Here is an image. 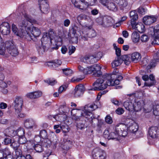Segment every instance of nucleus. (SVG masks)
I'll return each instance as SVG.
<instances>
[{
    "instance_id": "47",
    "label": "nucleus",
    "mask_w": 159,
    "mask_h": 159,
    "mask_svg": "<svg viewBox=\"0 0 159 159\" xmlns=\"http://www.w3.org/2000/svg\"><path fill=\"white\" fill-rule=\"evenodd\" d=\"M111 0H99V2L104 6L107 7Z\"/></svg>"
},
{
    "instance_id": "3",
    "label": "nucleus",
    "mask_w": 159,
    "mask_h": 159,
    "mask_svg": "<svg viewBox=\"0 0 159 159\" xmlns=\"http://www.w3.org/2000/svg\"><path fill=\"white\" fill-rule=\"evenodd\" d=\"M98 108L97 105L93 103L87 106V109H85L84 111L82 112L80 110L77 109H73L70 111V113L75 118L72 119H96L97 118L94 117L92 111L95 110Z\"/></svg>"
},
{
    "instance_id": "57",
    "label": "nucleus",
    "mask_w": 159,
    "mask_h": 159,
    "mask_svg": "<svg viewBox=\"0 0 159 159\" xmlns=\"http://www.w3.org/2000/svg\"><path fill=\"white\" fill-rule=\"evenodd\" d=\"M122 61H124L125 62L126 64L127 65L130 63V61H128L129 58L126 55H124L122 56Z\"/></svg>"
},
{
    "instance_id": "25",
    "label": "nucleus",
    "mask_w": 159,
    "mask_h": 159,
    "mask_svg": "<svg viewBox=\"0 0 159 159\" xmlns=\"http://www.w3.org/2000/svg\"><path fill=\"white\" fill-rule=\"evenodd\" d=\"M133 105V103L130 101H127L124 103V106L125 108L130 111H134V106Z\"/></svg>"
},
{
    "instance_id": "31",
    "label": "nucleus",
    "mask_w": 159,
    "mask_h": 159,
    "mask_svg": "<svg viewBox=\"0 0 159 159\" xmlns=\"http://www.w3.org/2000/svg\"><path fill=\"white\" fill-rule=\"evenodd\" d=\"M6 136L10 137H14L16 134V132L13 129L10 128L6 130Z\"/></svg>"
},
{
    "instance_id": "36",
    "label": "nucleus",
    "mask_w": 159,
    "mask_h": 159,
    "mask_svg": "<svg viewBox=\"0 0 159 159\" xmlns=\"http://www.w3.org/2000/svg\"><path fill=\"white\" fill-rule=\"evenodd\" d=\"M12 141H13L11 142V146L15 149L18 148H17L19 146L20 144L17 139H15L13 138Z\"/></svg>"
},
{
    "instance_id": "15",
    "label": "nucleus",
    "mask_w": 159,
    "mask_h": 159,
    "mask_svg": "<svg viewBox=\"0 0 159 159\" xmlns=\"http://www.w3.org/2000/svg\"><path fill=\"white\" fill-rule=\"evenodd\" d=\"M84 87L83 85L80 84L76 86L74 92L75 97L77 98L82 95L84 90Z\"/></svg>"
},
{
    "instance_id": "51",
    "label": "nucleus",
    "mask_w": 159,
    "mask_h": 159,
    "mask_svg": "<svg viewBox=\"0 0 159 159\" xmlns=\"http://www.w3.org/2000/svg\"><path fill=\"white\" fill-rule=\"evenodd\" d=\"M127 19V17L125 16H123L121 18V20H119L118 23H117L115 25H114V27H119L120 25L121 22H122L123 21H125Z\"/></svg>"
},
{
    "instance_id": "1",
    "label": "nucleus",
    "mask_w": 159,
    "mask_h": 159,
    "mask_svg": "<svg viewBox=\"0 0 159 159\" xmlns=\"http://www.w3.org/2000/svg\"><path fill=\"white\" fill-rule=\"evenodd\" d=\"M34 13L33 10H27L24 11L22 12V15L18 19L19 26L24 28L25 29V33H28L29 35L30 38L28 39L27 38H24V39L29 41L39 37L41 33V31L38 28L34 26H28V22L32 24L36 23V20L33 18L31 16L34 14Z\"/></svg>"
},
{
    "instance_id": "59",
    "label": "nucleus",
    "mask_w": 159,
    "mask_h": 159,
    "mask_svg": "<svg viewBox=\"0 0 159 159\" xmlns=\"http://www.w3.org/2000/svg\"><path fill=\"white\" fill-rule=\"evenodd\" d=\"M148 62V60L147 58H145L143 59L141 64L143 66H144L147 65Z\"/></svg>"
},
{
    "instance_id": "55",
    "label": "nucleus",
    "mask_w": 159,
    "mask_h": 159,
    "mask_svg": "<svg viewBox=\"0 0 159 159\" xmlns=\"http://www.w3.org/2000/svg\"><path fill=\"white\" fill-rule=\"evenodd\" d=\"M148 36L145 34H143L141 37V40L143 42H145L148 40Z\"/></svg>"
},
{
    "instance_id": "30",
    "label": "nucleus",
    "mask_w": 159,
    "mask_h": 159,
    "mask_svg": "<svg viewBox=\"0 0 159 159\" xmlns=\"http://www.w3.org/2000/svg\"><path fill=\"white\" fill-rule=\"evenodd\" d=\"M115 2L121 9H123L127 5L128 3L126 0H115Z\"/></svg>"
},
{
    "instance_id": "19",
    "label": "nucleus",
    "mask_w": 159,
    "mask_h": 159,
    "mask_svg": "<svg viewBox=\"0 0 159 159\" xmlns=\"http://www.w3.org/2000/svg\"><path fill=\"white\" fill-rule=\"evenodd\" d=\"M39 5L40 10L42 13L47 14L49 12V5L47 1H43Z\"/></svg>"
},
{
    "instance_id": "11",
    "label": "nucleus",
    "mask_w": 159,
    "mask_h": 159,
    "mask_svg": "<svg viewBox=\"0 0 159 159\" xmlns=\"http://www.w3.org/2000/svg\"><path fill=\"white\" fill-rule=\"evenodd\" d=\"M5 45L7 51L11 56H16L18 55L17 49L14 45L12 40L6 42Z\"/></svg>"
},
{
    "instance_id": "8",
    "label": "nucleus",
    "mask_w": 159,
    "mask_h": 159,
    "mask_svg": "<svg viewBox=\"0 0 159 159\" xmlns=\"http://www.w3.org/2000/svg\"><path fill=\"white\" fill-rule=\"evenodd\" d=\"M126 127V131L127 129L130 132L135 133L138 129L139 125L134 120H125L124 123H122Z\"/></svg>"
},
{
    "instance_id": "34",
    "label": "nucleus",
    "mask_w": 159,
    "mask_h": 159,
    "mask_svg": "<svg viewBox=\"0 0 159 159\" xmlns=\"http://www.w3.org/2000/svg\"><path fill=\"white\" fill-rule=\"evenodd\" d=\"M122 62V61L121 59L117 57L111 63L112 66L113 68L118 66L120 65Z\"/></svg>"
},
{
    "instance_id": "56",
    "label": "nucleus",
    "mask_w": 159,
    "mask_h": 159,
    "mask_svg": "<svg viewBox=\"0 0 159 159\" xmlns=\"http://www.w3.org/2000/svg\"><path fill=\"white\" fill-rule=\"evenodd\" d=\"M69 53L70 55L73 53L75 50V47L73 46H70L69 47Z\"/></svg>"
},
{
    "instance_id": "16",
    "label": "nucleus",
    "mask_w": 159,
    "mask_h": 159,
    "mask_svg": "<svg viewBox=\"0 0 159 159\" xmlns=\"http://www.w3.org/2000/svg\"><path fill=\"white\" fill-rule=\"evenodd\" d=\"M158 128L157 126L151 127L148 130L150 136L152 138H156L159 135V131Z\"/></svg>"
},
{
    "instance_id": "52",
    "label": "nucleus",
    "mask_w": 159,
    "mask_h": 159,
    "mask_svg": "<svg viewBox=\"0 0 159 159\" xmlns=\"http://www.w3.org/2000/svg\"><path fill=\"white\" fill-rule=\"evenodd\" d=\"M67 87L66 85H63L61 86L58 89V92L59 93H61L65 91Z\"/></svg>"
},
{
    "instance_id": "61",
    "label": "nucleus",
    "mask_w": 159,
    "mask_h": 159,
    "mask_svg": "<svg viewBox=\"0 0 159 159\" xmlns=\"http://www.w3.org/2000/svg\"><path fill=\"white\" fill-rule=\"evenodd\" d=\"M111 102L115 105L119 106L121 103V102H119L115 98L111 99Z\"/></svg>"
},
{
    "instance_id": "29",
    "label": "nucleus",
    "mask_w": 159,
    "mask_h": 159,
    "mask_svg": "<svg viewBox=\"0 0 159 159\" xmlns=\"http://www.w3.org/2000/svg\"><path fill=\"white\" fill-rule=\"evenodd\" d=\"M2 150L4 155V158L3 159H11L12 158L11 152L8 148H6Z\"/></svg>"
},
{
    "instance_id": "22",
    "label": "nucleus",
    "mask_w": 159,
    "mask_h": 159,
    "mask_svg": "<svg viewBox=\"0 0 159 159\" xmlns=\"http://www.w3.org/2000/svg\"><path fill=\"white\" fill-rule=\"evenodd\" d=\"M13 158L14 159H22V157L24 155H22V151L20 149H15L14 152L12 153Z\"/></svg>"
},
{
    "instance_id": "17",
    "label": "nucleus",
    "mask_w": 159,
    "mask_h": 159,
    "mask_svg": "<svg viewBox=\"0 0 159 159\" xmlns=\"http://www.w3.org/2000/svg\"><path fill=\"white\" fill-rule=\"evenodd\" d=\"M114 20L111 17L104 16L103 27H107L112 26L114 24Z\"/></svg>"
},
{
    "instance_id": "26",
    "label": "nucleus",
    "mask_w": 159,
    "mask_h": 159,
    "mask_svg": "<svg viewBox=\"0 0 159 159\" xmlns=\"http://www.w3.org/2000/svg\"><path fill=\"white\" fill-rule=\"evenodd\" d=\"M99 53H98L97 55L89 56V63L93 64L99 60L100 58V57L98 56V54Z\"/></svg>"
},
{
    "instance_id": "64",
    "label": "nucleus",
    "mask_w": 159,
    "mask_h": 159,
    "mask_svg": "<svg viewBox=\"0 0 159 159\" xmlns=\"http://www.w3.org/2000/svg\"><path fill=\"white\" fill-rule=\"evenodd\" d=\"M85 126L84 124L81 122L78 123L77 125V127L78 128L80 129H84Z\"/></svg>"
},
{
    "instance_id": "20",
    "label": "nucleus",
    "mask_w": 159,
    "mask_h": 159,
    "mask_svg": "<svg viewBox=\"0 0 159 159\" xmlns=\"http://www.w3.org/2000/svg\"><path fill=\"white\" fill-rule=\"evenodd\" d=\"M42 95V92L38 91L28 93L26 95L28 98L33 99L38 98L41 97Z\"/></svg>"
},
{
    "instance_id": "45",
    "label": "nucleus",
    "mask_w": 159,
    "mask_h": 159,
    "mask_svg": "<svg viewBox=\"0 0 159 159\" xmlns=\"http://www.w3.org/2000/svg\"><path fill=\"white\" fill-rule=\"evenodd\" d=\"M3 43H2V44H0V55H4L5 52V47Z\"/></svg>"
},
{
    "instance_id": "14",
    "label": "nucleus",
    "mask_w": 159,
    "mask_h": 159,
    "mask_svg": "<svg viewBox=\"0 0 159 159\" xmlns=\"http://www.w3.org/2000/svg\"><path fill=\"white\" fill-rule=\"evenodd\" d=\"M10 26L7 22H3L0 25V31L3 35H8L11 32Z\"/></svg>"
},
{
    "instance_id": "32",
    "label": "nucleus",
    "mask_w": 159,
    "mask_h": 159,
    "mask_svg": "<svg viewBox=\"0 0 159 159\" xmlns=\"http://www.w3.org/2000/svg\"><path fill=\"white\" fill-rule=\"evenodd\" d=\"M140 36L139 34L136 32L132 33L131 35V39L135 43L138 42Z\"/></svg>"
},
{
    "instance_id": "21",
    "label": "nucleus",
    "mask_w": 159,
    "mask_h": 159,
    "mask_svg": "<svg viewBox=\"0 0 159 159\" xmlns=\"http://www.w3.org/2000/svg\"><path fill=\"white\" fill-rule=\"evenodd\" d=\"M72 141L69 139H64L62 143V148L64 150H68L71 147Z\"/></svg>"
},
{
    "instance_id": "58",
    "label": "nucleus",
    "mask_w": 159,
    "mask_h": 159,
    "mask_svg": "<svg viewBox=\"0 0 159 159\" xmlns=\"http://www.w3.org/2000/svg\"><path fill=\"white\" fill-rule=\"evenodd\" d=\"M159 37V29H155L154 30V34L152 38Z\"/></svg>"
},
{
    "instance_id": "38",
    "label": "nucleus",
    "mask_w": 159,
    "mask_h": 159,
    "mask_svg": "<svg viewBox=\"0 0 159 159\" xmlns=\"http://www.w3.org/2000/svg\"><path fill=\"white\" fill-rule=\"evenodd\" d=\"M42 143L43 146L48 147L50 146L51 144V142L49 139L47 138L43 139V140L42 141Z\"/></svg>"
},
{
    "instance_id": "4",
    "label": "nucleus",
    "mask_w": 159,
    "mask_h": 159,
    "mask_svg": "<svg viewBox=\"0 0 159 159\" xmlns=\"http://www.w3.org/2000/svg\"><path fill=\"white\" fill-rule=\"evenodd\" d=\"M125 126L122 124H119L115 127L114 132L109 133L107 130H105L104 132V136L108 140L112 139L118 141L120 137H125L128 134V132L125 130Z\"/></svg>"
},
{
    "instance_id": "6",
    "label": "nucleus",
    "mask_w": 159,
    "mask_h": 159,
    "mask_svg": "<svg viewBox=\"0 0 159 159\" xmlns=\"http://www.w3.org/2000/svg\"><path fill=\"white\" fill-rule=\"evenodd\" d=\"M78 68L79 71L84 74H90L93 73V75L94 77H98L102 74L101 71V68L98 64H94L85 68L79 65Z\"/></svg>"
},
{
    "instance_id": "2",
    "label": "nucleus",
    "mask_w": 159,
    "mask_h": 159,
    "mask_svg": "<svg viewBox=\"0 0 159 159\" xmlns=\"http://www.w3.org/2000/svg\"><path fill=\"white\" fill-rule=\"evenodd\" d=\"M110 76L108 74H104L102 78L98 79L93 84L94 87L91 89L93 90H99L104 89L107 86H115L120 84V81L117 79H114L115 77Z\"/></svg>"
},
{
    "instance_id": "35",
    "label": "nucleus",
    "mask_w": 159,
    "mask_h": 159,
    "mask_svg": "<svg viewBox=\"0 0 159 159\" xmlns=\"http://www.w3.org/2000/svg\"><path fill=\"white\" fill-rule=\"evenodd\" d=\"M60 128L63 132L64 133H68L70 130V128L68 126L65 124H61L60 125Z\"/></svg>"
},
{
    "instance_id": "49",
    "label": "nucleus",
    "mask_w": 159,
    "mask_h": 159,
    "mask_svg": "<svg viewBox=\"0 0 159 159\" xmlns=\"http://www.w3.org/2000/svg\"><path fill=\"white\" fill-rule=\"evenodd\" d=\"M104 21V17H100L96 19V22L99 25L103 26Z\"/></svg>"
},
{
    "instance_id": "9",
    "label": "nucleus",
    "mask_w": 159,
    "mask_h": 159,
    "mask_svg": "<svg viewBox=\"0 0 159 159\" xmlns=\"http://www.w3.org/2000/svg\"><path fill=\"white\" fill-rule=\"evenodd\" d=\"M71 2L74 6L79 8L81 11H86L89 5V2L85 0H71Z\"/></svg>"
},
{
    "instance_id": "42",
    "label": "nucleus",
    "mask_w": 159,
    "mask_h": 159,
    "mask_svg": "<svg viewBox=\"0 0 159 159\" xmlns=\"http://www.w3.org/2000/svg\"><path fill=\"white\" fill-rule=\"evenodd\" d=\"M17 138L20 144H24L27 141L26 139L24 136L21 137H17Z\"/></svg>"
},
{
    "instance_id": "18",
    "label": "nucleus",
    "mask_w": 159,
    "mask_h": 159,
    "mask_svg": "<svg viewBox=\"0 0 159 159\" xmlns=\"http://www.w3.org/2000/svg\"><path fill=\"white\" fill-rule=\"evenodd\" d=\"M157 17L155 16H145L143 18V22L144 24L149 25L155 22L157 20Z\"/></svg>"
},
{
    "instance_id": "40",
    "label": "nucleus",
    "mask_w": 159,
    "mask_h": 159,
    "mask_svg": "<svg viewBox=\"0 0 159 159\" xmlns=\"http://www.w3.org/2000/svg\"><path fill=\"white\" fill-rule=\"evenodd\" d=\"M34 150L37 152H41L43 151V148L41 145L39 144H36L34 145Z\"/></svg>"
},
{
    "instance_id": "28",
    "label": "nucleus",
    "mask_w": 159,
    "mask_h": 159,
    "mask_svg": "<svg viewBox=\"0 0 159 159\" xmlns=\"http://www.w3.org/2000/svg\"><path fill=\"white\" fill-rule=\"evenodd\" d=\"M25 125L27 128L29 129H32L33 128H35L36 126L35 123L33 120H26Z\"/></svg>"
},
{
    "instance_id": "24",
    "label": "nucleus",
    "mask_w": 159,
    "mask_h": 159,
    "mask_svg": "<svg viewBox=\"0 0 159 159\" xmlns=\"http://www.w3.org/2000/svg\"><path fill=\"white\" fill-rule=\"evenodd\" d=\"M143 102L142 100L138 102L135 101L133 103L134 106V111H138L141 110L143 107Z\"/></svg>"
},
{
    "instance_id": "7",
    "label": "nucleus",
    "mask_w": 159,
    "mask_h": 159,
    "mask_svg": "<svg viewBox=\"0 0 159 159\" xmlns=\"http://www.w3.org/2000/svg\"><path fill=\"white\" fill-rule=\"evenodd\" d=\"M81 30L82 32L80 33V35L81 38L84 40H87L88 37L93 38L96 36V33L93 30L91 25H82Z\"/></svg>"
},
{
    "instance_id": "62",
    "label": "nucleus",
    "mask_w": 159,
    "mask_h": 159,
    "mask_svg": "<svg viewBox=\"0 0 159 159\" xmlns=\"http://www.w3.org/2000/svg\"><path fill=\"white\" fill-rule=\"evenodd\" d=\"M124 111V109L121 108H118L116 110V114L118 115H121L122 114Z\"/></svg>"
},
{
    "instance_id": "54",
    "label": "nucleus",
    "mask_w": 159,
    "mask_h": 159,
    "mask_svg": "<svg viewBox=\"0 0 159 159\" xmlns=\"http://www.w3.org/2000/svg\"><path fill=\"white\" fill-rule=\"evenodd\" d=\"M151 43L152 44L159 45V37L152 38Z\"/></svg>"
},
{
    "instance_id": "43",
    "label": "nucleus",
    "mask_w": 159,
    "mask_h": 159,
    "mask_svg": "<svg viewBox=\"0 0 159 159\" xmlns=\"http://www.w3.org/2000/svg\"><path fill=\"white\" fill-rule=\"evenodd\" d=\"M44 81L48 85H53L57 83V81L55 80L51 79L44 80Z\"/></svg>"
},
{
    "instance_id": "37",
    "label": "nucleus",
    "mask_w": 159,
    "mask_h": 159,
    "mask_svg": "<svg viewBox=\"0 0 159 159\" xmlns=\"http://www.w3.org/2000/svg\"><path fill=\"white\" fill-rule=\"evenodd\" d=\"M36 48L39 53L40 55L43 54L46 49V47L42 45L41 46H37Z\"/></svg>"
},
{
    "instance_id": "46",
    "label": "nucleus",
    "mask_w": 159,
    "mask_h": 159,
    "mask_svg": "<svg viewBox=\"0 0 159 159\" xmlns=\"http://www.w3.org/2000/svg\"><path fill=\"white\" fill-rule=\"evenodd\" d=\"M62 108H63L62 111L64 113H65L66 114L69 112V108L66 105L61 106L60 107V109H61Z\"/></svg>"
},
{
    "instance_id": "5",
    "label": "nucleus",
    "mask_w": 159,
    "mask_h": 159,
    "mask_svg": "<svg viewBox=\"0 0 159 159\" xmlns=\"http://www.w3.org/2000/svg\"><path fill=\"white\" fill-rule=\"evenodd\" d=\"M82 28V25L80 24L78 26L74 25L70 28L69 32L68 33L67 30H64L63 34L62 36L64 38L68 39L73 43H77L78 41V37L76 35V31H77L79 33L77 34L81 37L80 33L82 32L81 30Z\"/></svg>"
},
{
    "instance_id": "10",
    "label": "nucleus",
    "mask_w": 159,
    "mask_h": 159,
    "mask_svg": "<svg viewBox=\"0 0 159 159\" xmlns=\"http://www.w3.org/2000/svg\"><path fill=\"white\" fill-rule=\"evenodd\" d=\"M21 29V32L19 30L16 26L12 24V32L14 34L20 37V38L24 39V38H27L28 39L30 38L29 35L28 33H25V29L24 28L20 27Z\"/></svg>"
},
{
    "instance_id": "44",
    "label": "nucleus",
    "mask_w": 159,
    "mask_h": 159,
    "mask_svg": "<svg viewBox=\"0 0 159 159\" xmlns=\"http://www.w3.org/2000/svg\"><path fill=\"white\" fill-rule=\"evenodd\" d=\"M63 73L66 75L70 76L72 73V70L69 68H66L62 69Z\"/></svg>"
},
{
    "instance_id": "53",
    "label": "nucleus",
    "mask_w": 159,
    "mask_h": 159,
    "mask_svg": "<svg viewBox=\"0 0 159 159\" xmlns=\"http://www.w3.org/2000/svg\"><path fill=\"white\" fill-rule=\"evenodd\" d=\"M144 26L142 24H141V25H136V29L139 32L141 31L142 32L144 30Z\"/></svg>"
},
{
    "instance_id": "50",
    "label": "nucleus",
    "mask_w": 159,
    "mask_h": 159,
    "mask_svg": "<svg viewBox=\"0 0 159 159\" xmlns=\"http://www.w3.org/2000/svg\"><path fill=\"white\" fill-rule=\"evenodd\" d=\"M40 136L43 139L47 138V133L45 130L41 131L40 132Z\"/></svg>"
},
{
    "instance_id": "33",
    "label": "nucleus",
    "mask_w": 159,
    "mask_h": 159,
    "mask_svg": "<svg viewBox=\"0 0 159 159\" xmlns=\"http://www.w3.org/2000/svg\"><path fill=\"white\" fill-rule=\"evenodd\" d=\"M62 63L61 62L60 60L55 61L53 62H48L47 64L49 66H51L53 68H56L60 66Z\"/></svg>"
},
{
    "instance_id": "39",
    "label": "nucleus",
    "mask_w": 159,
    "mask_h": 159,
    "mask_svg": "<svg viewBox=\"0 0 159 159\" xmlns=\"http://www.w3.org/2000/svg\"><path fill=\"white\" fill-rule=\"evenodd\" d=\"M16 135L17 136V137L24 136L25 131L24 129L22 128H20L16 131Z\"/></svg>"
},
{
    "instance_id": "41",
    "label": "nucleus",
    "mask_w": 159,
    "mask_h": 159,
    "mask_svg": "<svg viewBox=\"0 0 159 159\" xmlns=\"http://www.w3.org/2000/svg\"><path fill=\"white\" fill-rule=\"evenodd\" d=\"M153 112L155 116H159V105L153 107Z\"/></svg>"
},
{
    "instance_id": "48",
    "label": "nucleus",
    "mask_w": 159,
    "mask_h": 159,
    "mask_svg": "<svg viewBox=\"0 0 159 159\" xmlns=\"http://www.w3.org/2000/svg\"><path fill=\"white\" fill-rule=\"evenodd\" d=\"M80 60L82 62L89 63V56L82 57L80 58Z\"/></svg>"
},
{
    "instance_id": "63",
    "label": "nucleus",
    "mask_w": 159,
    "mask_h": 159,
    "mask_svg": "<svg viewBox=\"0 0 159 159\" xmlns=\"http://www.w3.org/2000/svg\"><path fill=\"white\" fill-rule=\"evenodd\" d=\"M138 11L139 13L141 14L144 15L145 14V10L142 7H139L138 9Z\"/></svg>"
},
{
    "instance_id": "27",
    "label": "nucleus",
    "mask_w": 159,
    "mask_h": 159,
    "mask_svg": "<svg viewBox=\"0 0 159 159\" xmlns=\"http://www.w3.org/2000/svg\"><path fill=\"white\" fill-rule=\"evenodd\" d=\"M108 9L110 11H116L118 9V7L116 3L111 0L108 5L107 7Z\"/></svg>"
},
{
    "instance_id": "60",
    "label": "nucleus",
    "mask_w": 159,
    "mask_h": 159,
    "mask_svg": "<svg viewBox=\"0 0 159 159\" xmlns=\"http://www.w3.org/2000/svg\"><path fill=\"white\" fill-rule=\"evenodd\" d=\"M70 23V20L68 19L65 20L63 22V25L64 26L68 27L69 26Z\"/></svg>"
},
{
    "instance_id": "23",
    "label": "nucleus",
    "mask_w": 159,
    "mask_h": 159,
    "mask_svg": "<svg viewBox=\"0 0 159 159\" xmlns=\"http://www.w3.org/2000/svg\"><path fill=\"white\" fill-rule=\"evenodd\" d=\"M131 61L134 62L136 63L141 58V54L138 52H134L131 54Z\"/></svg>"
},
{
    "instance_id": "13",
    "label": "nucleus",
    "mask_w": 159,
    "mask_h": 159,
    "mask_svg": "<svg viewBox=\"0 0 159 159\" xmlns=\"http://www.w3.org/2000/svg\"><path fill=\"white\" fill-rule=\"evenodd\" d=\"M23 102V99L21 97H16L15 98L14 102V108L16 113L18 114L21 111Z\"/></svg>"
},
{
    "instance_id": "12",
    "label": "nucleus",
    "mask_w": 159,
    "mask_h": 159,
    "mask_svg": "<svg viewBox=\"0 0 159 159\" xmlns=\"http://www.w3.org/2000/svg\"><path fill=\"white\" fill-rule=\"evenodd\" d=\"M92 156L93 159H106V157L105 152L98 148H95L93 150Z\"/></svg>"
}]
</instances>
